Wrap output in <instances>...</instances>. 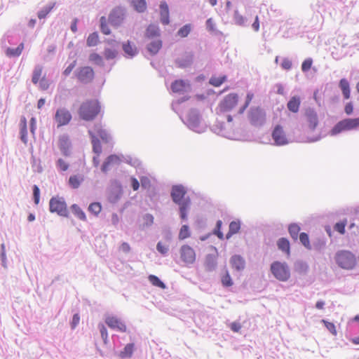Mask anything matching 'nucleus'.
<instances>
[{
	"mask_svg": "<svg viewBox=\"0 0 359 359\" xmlns=\"http://www.w3.org/2000/svg\"><path fill=\"white\" fill-rule=\"evenodd\" d=\"M56 165L61 171H66L69 168V164L62 158L57 161Z\"/></svg>",
	"mask_w": 359,
	"mask_h": 359,
	"instance_id": "nucleus-57",
	"label": "nucleus"
},
{
	"mask_svg": "<svg viewBox=\"0 0 359 359\" xmlns=\"http://www.w3.org/2000/svg\"><path fill=\"white\" fill-rule=\"evenodd\" d=\"M105 323L112 330H116L121 332H126L127 327L126 324L118 317L109 316L105 318Z\"/></svg>",
	"mask_w": 359,
	"mask_h": 359,
	"instance_id": "nucleus-13",
	"label": "nucleus"
},
{
	"mask_svg": "<svg viewBox=\"0 0 359 359\" xmlns=\"http://www.w3.org/2000/svg\"><path fill=\"white\" fill-rule=\"evenodd\" d=\"M143 221L144 226H151L154 223V217L150 214H147L143 217Z\"/></svg>",
	"mask_w": 359,
	"mask_h": 359,
	"instance_id": "nucleus-59",
	"label": "nucleus"
},
{
	"mask_svg": "<svg viewBox=\"0 0 359 359\" xmlns=\"http://www.w3.org/2000/svg\"><path fill=\"white\" fill-rule=\"evenodd\" d=\"M238 102V96L236 93H230L225 96L219 104L221 111L226 112L232 110Z\"/></svg>",
	"mask_w": 359,
	"mask_h": 359,
	"instance_id": "nucleus-9",
	"label": "nucleus"
},
{
	"mask_svg": "<svg viewBox=\"0 0 359 359\" xmlns=\"http://www.w3.org/2000/svg\"><path fill=\"white\" fill-rule=\"evenodd\" d=\"M102 210V205L98 202H94L90 204L88 211L95 215H97Z\"/></svg>",
	"mask_w": 359,
	"mask_h": 359,
	"instance_id": "nucleus-46",
	"label": "nucleus"
},
{
	"mask_svg": "<svg viewBox=\"0 0 359 359\" xmlns=\"http://www.w3.org/2000/svg\"><path fill=\"white\" fill-rule=\"evenodd\" d=\"M277 245L279 250L287 254V256L290 254V242L287 238H281L277 242Z\"/></svg>",
	"mask_w": 359,
	"mask_h": 359,
	"instance_id": "nucleus-28",
	"label": "nucleus"
},
{
	"mask_svg": "<svg viewBox=\"0 0 359 359\" xmlns=\"http://www.w3.org/2000/svg\"><path fill=\"white\" fill-rule=\"evenodd\" d=\"M312 63H313L312 59H311V58L306 59L302 62V70L304 72L309 71L311 69V66H312Z\"/></svg>",
	"mask_w": 359,
	"mask_h": 359,
	"instance_id": "nucleus-58",
	"label": "nucleus"
},
{
	"mask_svg": "<svg viewBox=\"0 0 359 359\" xmlns=\"http://www.w3.org/2000/svg\"><path fill=\"white\" fill-rule=\"evenodd\" d=\"M191 30L190 24H187L182 27L177 32V35L181 38L187 37Z\"/></svg>",
	"mask_w": 359,
	"mask_h": 359,
	"instance_id": "nucleus-43",
	"label": "nucleus"
},
{
	"mask_svg": "<svg viewBox=\"0 0 359 359\" xmlns=\"http://www.w3.org/2000/svg\"><path fill=\"white\" fill-rule=\"evenodd\" d=\"M118 53L115 49L107 48L104 50V55L107 60L114 59Z\"/></svg>",
	"mask_w": 359,
	"mask_h": 359,
	"instance_id": "nucleus-51",
	"label": "nucleus"
},
{
	"mask_svg": "<svg viewBox=\"0 0 359 359\" xmlns=\"http://www.w3.org/2000/svg\"><path fill=\"white\" fill-rule=\"evenodd\" d=\"M72 118L70 111L65 108L57 109L54 116L57 128L69 124Z\"/></svg>",
	"mask_w": 359,
	"mask_h": 359,
	"instance_id": "nucleus-10",
	"label": "nucleus"
},
{
	"mask_svg": "<svg viewBox=\"0 0 359 359\" xmlns=\"http://www.w3.org/2000/svg\"><path fill=\"white\" fill-rule=\"evenodd\" d=\"M43 72V67L41 65H36L33 71L32 81L34 84H37L41 79Z\"/></svg>",
	"mask_w": 359,
	"mask_h": 359,
	"instance_id": "nucleus-32",
	"label": "nucleus"
},
{
	"mask_svg": "<svg viewBox=\"0 0 359 359\" xmlns=\"http://www.w3.org/2000/svg\"><path fill=\"white\" fill-rule=\"evenodd\" d=\"M301 104V100L298 96H293L289 100L287 104V109L289 111L297 113L299 111V107Z\"/></svg>",
	"mask_w": 359,
	"mask_h": 359,
	"instance_id": "nucleus-22",
	"label": "nucleus"
},
{
	"mask_svg": "<svg viewBox=\"0 0 359 359\" xmlns=\"http://www.w3.org/2000/svg\"><path fill=\"white\" fill-rule=\"evenodd\" d=\"M146 36L148 38H152L156 36H159V29L158 26L154 25H150L146 31Z\"/></svg>",
	"mask_w": 359,
	"mask_h": 359,
	"instance_id": "nucleus-39",
	"label": "nucleus"
},
{
	"mask_svg": "<svg viewBox=\"0 0 359 359\" xmlns=\"http://www.w3.org/2000/svg\"><path fill=\"white\" fill-rule=\"evenodd\" d=\"M222 285L225 287H229L233 285L232 280L228 272L226 273L222 278Z\"/></svg>",
	"mask_w": 359,
	"mask_h": 359,
	"instance_id": "nucleus-55",
	"label": "nucleus"
},
{
	"mask_svg": "<svg viewBox=\"0 0 359 359\" xmlns=\"http://www.w3.org/2000/svg\"><path fill=\"white\" fill-rule=\"evenodd\" d=\"M58 147L64 156H68L70 155L71 142L67 135H62L60 136L58 140Z\"/></svg>",
	"mask_w": 359,
	"mask_h": 359,
	"instance_id": "nucleus-15",
	"label": "nucleus"
},
{
	"mask_svg": "<svg viewBox=\"0 0 359 359\" xmlns=\"http://www.w3.org/2000/svg\"><path fill=\"white\" fill-rule=\"evenodd\" d=\"M24 43H21L15 48H8L6 50V55L8 57H15L20 56L24 50Z\"/></svg>",
	"mask_w": 359,
	"mask_h": 359,
	"instance_id": "nucleus-24",
	"label": "nucleus"
},
{
	"mask_svg": "<svg viewBox=\"0 0 359 359\" xmlns=\"http://www.w3.org/2000/svg\"><path fill=\"white\" fill-rule=\"evenodd\" d=\"M192 56L190 55H185L184 58H178L176 63L179 67H186L191 65Z\"/></svg>",
	"mask_w": 359,
	"mask_h": 359,
	"instance_id": "nucleus-38",
	"label": "nucleus"
},
{
	"mask_svg": "<svg viewBox=\"0 0 359 359\" xmlns=\"http://www.w3.org/2000/svg\"><path fill=\"white\" fill-rule=\"evenodd\" d=\"M149 282L156 287L161 289L165 288V285L155 275H149L148 277Z\"/></svg>",
	"mask_w": 359,
	"mask_h": 359,
	"instance_id": "nucleus-40",
	"label": "nucleus"
},
{
	"mask_svg": "<svg viewBox=\"0 0 359 359\" xmlns=\"http://www.w3.org/2000/svg\"><path fill=\"white\" fill-rule=\"evenodd\" d=\"M222 222L221 220H218L216 224V228L215 229V234L217 236V237L220 239L224 238L223 233L221 232Z\"/></svg>",
	"mask_w": 359,
	"mask_h": 359,
	"instance_id": "nucleus-60",
	"label": "nucleus"
},
{
	"mask_svg": "<svg viewBox=\"0 0 359 359\" xmlns=\"http://www.w3.org/2000/svg\"><path fill=\"white\" fill-rule=\"evenodd\" d=\"M186 194L187 191L182 185H175L172 188V199L180 206V217L183 220H186L187 219V212L191 205L190 198H184Z\"/></svg>",
	"mask_w": 359,
	"mask_h": 359,
	"instance_id": "nucleus-1",
	"label": "nucleus"
},
{
	"mask_svg": "<svg viewBox=\"0 0 359 359\" xmlns=\"http://www.w3.org/2000/svg\"><path fill=\"white\" fill-rule=\"evenodd\" d=\"M89 60L94 64L103 67L104 65L102 57L97 53H93L90 55Z\"/></svg>",
	"mask_w": 359,
	"mask_h": 359,
	"instance_id": "nucleus-42",
	"label": "nucleus"
},
{
	"mask_svg": "<svg viewBox=\"0 0 359 359\" xmlns=\"http://www.w3.org/2000/svg\"><path fill=\"white\" fill-rule=\"evenodd\" d=\"M95 135L99 136L101 140L104 142H109L110 141V135L107 130L102 128V125L100 123H96L94 126V131H93Z\"/></svg>",
	"mask_w": 359,
	"mask_h": 359,
	"instance_id": "nucleus-18",
	"label": "nucleus"
},
{
	"mask_svg": "<svg viewBox=\"0 0 359 359\" xmlns=\"http://www.w3.org/2000/svg\"><path fill=\"white\" fill-rule=\"evenodd\" d=\"M161 21L163 25H168L169 20V8L166 2L163 1L160 4Z\"/></svg>",
	"mask_w": 359,
	"mask_h": 359,
	"instance_id": "nucleus-19",
	"label": "nucleus"
},
{
	"mask_svg": "<svg viewBox=\"0 0 359 359\" xmlns=\"http://www.w3.org/2000/svg\"><path fill=\"white\" fill-rule=\"evenodd\" d=\"M254 95L252 93H248L246 95V100L243 107H241L238 111L240 114H242L245 110L248 108L249 104H250L252 100L253 99Z\"/></svg>",
	"mask_w": 359,
	"mask_h": 359,
	"instance_id": "nucleus-48",
	"label": "nucleus"
},
{
	"mask_svg": "<svg viewBox=\"0 0 359 359\" xmlns=\"http://www.w3.org/2000/svg\"><path fill=\"white\" fill-rule=\"evenodd\" d=\"M100 22H101L100 29H101L102 32L104 34H106V35L109 34L111 32H110V29H109V28L108 27V26L107 25L106 18L102 16L100 18Z\"/></svg>",
	"mask_w": 359,
	"mask_h": 359,
	"instance_id": "nucleus-50",
	"label": "nucleus"
},
{
	"mask_svg": "<svg viewBox=\"0 0 359 359\" xmlns=\"http://www.w3.org/2000/svg\"><path fill=\"white\" fill-rule=\"evenodd\" d=\"M130 4L138 13H143L147 9V2L145 0H130Z\"/></svg>",
	"mask_w": 359,
	"mask_h": 359,
	"instance_id": "nucleus-30",
	"label": "nucleus"
},
{
	"mask_svg": "<svg viewBox=\"0 0 359 359\" xmlns=\"http://www.w3.org/2000/svg\"><path fill=\"white\" fill-rule=\"evenodd\" d=\"M121 162L120 158L115 155L112 154L107 157L106 161L104 162L102 166V171L104 172H107L109 170V167L111 165H117L119 164Z\"/></svg>",
	"mask_w": 359,
	"mask_h": 359,
	"instance_id": "nucleus-20",
	"label": "nucleus"
},
{
	"mask_svg": "<svg viewBox=\"0 0 359 359\" xmlns=\"http://www.w3.org/2000/svg\"><path fill=\"white\" fill-rule=\"evenodd\" d=\"M334 261L337 266L344 270H353L359 268V257L349 250H341L336 252Z\"/></svg>",
	"mask_w": 359,
	"mask_h": 359,
	"instance_id": "nucleus-2",
	"label": "nucleus"
},
{
	"mask_svg": "<svg viewBox=\"0 0 359 359\" xmlns=\"http://www.w3.org/2000/svg\"><path fill=\"white\" fill-rule=\"evenodd\" d=\"M134 351V344H128L119 353L121 358H130L133 355Z\"/></svg>",
	"mask_w": 359,
	"mask_h": 359,
	"instance_id": "nucleus-34",
	"label": "nucleus"
},
{
	"mask_svg": "<svg viewBox=\"0 0 359 359\" xmlns=\"http://www.w3.org/2000/svg\"><path fill=\"white\" fill-rule=\"evenodd\" d=\"M248 119L255 126L262 125L266 119L264 111L259 107H252L248 112Z\"/></svg>",
	"mask_w": 359,
	"mask_h": 359,
	"instance_id": "nucleus-7",
	"label": "nucleus"
},
{
	"mask_svg": "<svg viewBox=\"0 0 359 359\" xmlns=\"http://www.w3.org/2000/svg\"><path fill=\"white\" fill-rule=\"evenodd\" d=\"M124 18V13L123 11L121 8L114 9L109 16V20L110 23L114 26L117 27L121 24Z\"/></svg>",
	"mask_w": 359,
	"mask_h": 359,
	"instance_id": "nucleus-16",
	"label": "nucleus"
},
{
	"mask_svg": "<svg viewBox=\"0 0 359 359\" xmlns=\"http://www.w3.org/2000/svg\"><path fill=\"white\" fill-rule=\"evenodd\" d=\"M189 87V83L184 80H175L171 84V90L175 93H181L186 91L187 88Z\"/></svg>",
	"mask_w": 359,
	"mask_h": 359,
	"instance_id": "nucleus-17",
	"label": "nucleus"
},
{
	"mask_svg": "<svg viewBox=\"0 0 359 359\" xmlns=\"http://www.w3.org/2000/svg\"><path fill=\"white\" fill-rule=\"evenodd\" d=\"M359 126V117L346 118L338 122L330 131L331 135H336L344 130H351Z\"/></svg>",
	"mask_w": 359,
	"mask_h": 359,
	"instance_id": "nucleus-6",
	"label": "nucleus"
},
{
	"mask_svg": "<svg viewBox=\"0 0 359 359\" xmlns=\"http://www.w3.org/2000/svg\"><path fill=\"white\" fill-rule=\"evenodd\" d=\"M99 329L100 331L101 337L104 342V344L107 343V339H108V332L107 330V328L103 324L99 325Z\"/></svg>",
	"mask_w": 359,
	"mask_h": 359,
	"instance_id": "nucleus-56",
	"label": "nucleus"
},
{
	"mask_svg": "<svg viewBox=\"0 0 359 359\" xmlns=\"http://www.w3.org/2000/svg\"><path fill=\"white\" fill-rule=\"evenodd\" d=\"M299 240L302 244L307 249H311V245L309 242V238L307 233H301L299 234Z\"/></svg>",
	"mask_w": 359,
	"mask_h": 359,
	"instance_id": "nucleus-47",
	"label": "nucleus"
},
{
	"mask_svg": "<svg viewBox=\"0 0 359 359\" xmlns=\"http://www.w3.org/2000/svg\"><path fill=\"white\" fill-rule=\"evenodd\" d=\"M288 231L291 237L294 240H297L300 227L296 224H292L289 226Z\"/></svg>",
	"mask_w": 359,
	"mask_h": 359,
	"instance_id": "nucleus-41",
	"label": "nucleus"
},
{
	"mask_svg": "<svg viewBox=\"0 0 359 359\" xmlns=\"http://www.w3.org/2000/svg\"><path fill=\"white\" fill-rule=\"evenodd\" d=\"M234 20L236 25H244L245 23V18L241 15L238 11L234 13Z\"/></svg>",
	"mask_w": 359,
	"mask_h": 359,
	"instance_id": "nucleus-52",
	"label": "nucleus"
},
{
	"mask_svg": "<svg viewBox=\"0 0 359 359\" xmlns=\"http://www.w3.org/2000/svg\"><path fill=\"white\" fill-rule=\"evenodd\" d=\"M190 236L189 226L186 224L182 225L179 232V239L184 240Z\"/></svg>",
	"mask_w": 359,
	"mask_h": 359,
	"instance_id": "nucleus-45",
	"label": "nucleus"
},
{
	"mask_svg": "<svg viewBox=\"0 0 359 359\" xmlns=\"http://www.w3.org/2000/svg\"><path fill=\"white\" fill-rule=\"evenodd\" d=\"M49 210L50 212H55L61 217H67L69 215L67 203L62 197H52L49 201Z\"/></svg>",
	"mask_w": 359,
	"mask_h": 359,
	"instance_id": "nucleus-5",
	"label": "nucleus"
},
{
	"mask_svg": "<svg viewBox=\"0 0 359 359\" xmlns=\"http://www.w3.org/2000/svg\"><path fill=\"white\" fill-rule=\"evenodd\" d=\"M38 83L39 85V88L43 90H47L50 86L48 81L45 76H43Z\"/></svg>",
	"mask_w": 359,
	"mask_h": 359,
	"instance_id": "nucleus-61",
	"label": "nucleus"
},
{
	"mask_svg": "<svg viewBox=\"0 0 359 359\" xmlns=\"http://www.w3.org/2000/svg\"><path fill=\"white\" fill-rule=\"evenodd\" d=\"M99 36L97 33L93 32L90 34L87 39V45L88 46H95L98 43Z\"/></svg>",
	"mask_w": 359,
	"mask_h": 359,
	"instance_id": "nucleus-44",
	"label": "nucleus"
},
{
	"mask_svg": "<svg viewBox=\"0 0 359 359\" xmlns=\"http://www.w3.org/2000/svg\"><path fill=\"white\" fill-rule=\"evenodd\" d=\"M33 194H34V203L36 205H38L39 203V198H40V190L36 185H34L33 187Z\"/></svg>",
	"mask_w": 359,
	"mask_h": 359,
	"instance_id": "nucleus-62",
	"label": "nucleus"
},
{
	"mask_svg": "<svg viewBox=\"0 0 359 359\" xmlns=\"http://www.w3.org/2000/svg\"><path fill=\"white\" fill-rule=\"evenodd\" d=\"M76 65V61H73L63 72L65 76H68L74 69Z\"/></svg>",
	"mask_w": 359,
	"mask_h": 359,
	"instance_id": "nucleus-64",
	"label": "nucleus"
},
{
	"mask_svg": "<svg viewBox=\"0 0 359 359\" xmlns=\"http://www.w3.org/2000/svg\"><path fill=\"white\" fill-rule=\"evenodd\" d=\"M53 6L54 4L44 7L41 11H40L38 13V18L39 19L45 18L47 16V15L52 11Z\"/></svg>",
	"mask_w": 359,
	"mask_h": 359,
	"instance_id": "nucleus-49",
	"label": "nucleus"
},
{
	"mask_svg": "<svg viewBox=\"0 0 359 359\" xmlns=\"http://www.w3.org/2000/svg\"><path fill=\"white\" fill-rule=\"evenodd\" d=\"M346 225V221H342L337 223L334 229L335 231H338L341 234H344L345 233V226Z\"/></svg>",
	"mask_w": 359,
	"mask_h": 359,
	"instance_id": "nucleus-53",
	"label": "nucleus"
},
{
	"mask_svg": "<svg viewBox=\"0 0 359 359\" xmlns=\"http://www.w3.org/2000/svg\"><path fill=\"white\" fill-rule=\"evenodd\" d=\"M20 127V139L25 144H27V119L25 116L21 117Z\"/></svg>",
	"mask_w": 359,
	"mask_h": 359,
	"instance_id": "nucleus-27",
	"label": "nucleus"
},
{
	"mask_svg": "<svg viewBox=\"0 0 359 359\" xmlns=\"http://www.w3.org/2000/svg\"><path fill=\"white\" fill-rule=\"evenodd\" d=\"M156 249L162 255H165L168 251V248L161 242L157 243Z\"/></svg>",
	"mask_w": 359,
	"mask_h": 359,
	"instance_id": "nucleus-63",
	"label": "nucleus"
},
{
	"mask_svg": "<svg viewBox=\"0 0 359 359\" xmlns=\"http://www.w3.org/2000/svg\"><path fill=\"white\" fill-rule=\"evenodd\" d=\"M123 49L124 52L130 57L135 56L137 53L136 46L128 41L123 44Z\"/></svg>",
	"mask_w": 359,
	"mask_h": 359,
	"instance_id": "nucleus-31",
	"label": "nucleus"
},
{
	"mask_svg": "<svg viewBox=\"0 0 359 359\" xmlns=\"http://www.w3.org/2000/svg\"><path fill=\"white\" fill-rule=\"evenodd\" d=\"M217 262L214 255H208L205 259V267L208 271L213 270L216 266Z\"/></svg>",
	"mask_w": 359,
	"mask_h": 359,
	"instance_id": "nucleus-37",
	"label": "nucleus"
},
{
	"mask_svg": "<svg viewBox=\"0 0 359 359\" xmlns=\"http://www.w3.org/2000/svg\"><path fill=\"white\" fill-rule=\"evenodd\" d=\"M180 258L186 264H192L196 261V252L188 245H183L180 250Z\"/></svg>",
	"mask_w": 359,
	"mask_h": 359,
	"instance_id": "nucleus-11",
	"label": "nucleus"
},
{
	"mask_svg": "<svg viewBox=\"0 0 359 359\" xmlns=\"http://www.w3.org/2000/svg\"><path fill=\"white\" fill-rule=\"evenodd\" d=\"M304 125L309 130L313 131L318 125V116L317 112L311 108L305 109L304 114Z\"/></svg>",
	"mask_w": 359,
	"mask_h": 359,
	"instance_id": "nucleus-8",
	"label": "nucleus"
},
{
	"mask_svg": "<svg viewBox=\"0 0 359 359\" xmlns=\"http://www.w3.org/2000/svg\"><path fill=\"white\" fill-rule=\"evenodd\" d=\"M226 80V76H212L209 81L210 85L215 87L220 86Z\"/></svg>",
	"mask_w": 359,
	"mask_h": 359,
	"instance_id": "nucleus-36",
	"label": "nucleus"
},
{
	"mask_svg": "<svg viewBox=\"0 0 359 359\" xmlns=\"http://www.w3.org/2000/svg\"><path fill=\"white\" fill-rule=\"evenodd\" d=\"M89 135L91 138V143L93 145V151L97 156H100L102 153V146L100 140H98L97 135L92 130L88 131Z\"/></svg>",
	"mask_w": 359,
	"mask_h": 359,
	"instance_id": "nucleus-21",
	"label": "nucleus"
},
{
	"mask_svg": "<svg viewBox=\"0 0 359 359\" xmlns=\"http://www.w3.org/2000/svg\"><path fill=\"white\" fill-rule=\"evenodd\" d=\"M241 229V222L237 221H232L229 224V229L226 235V239H229L233 234L238 233Z\"/></svg>",
	"mask_w": 359,
	"mask_h": 359,
	"instance_id": "nucleus-29",
	"label": "nucleus"
},
{
	"mask_svg": "<svg viewBox=\"0 0 359 359\" xmlns=\"http://www.w3.org/2000/svg\"><path fill=\"white\" fill-rule=\"evenodd\" d=\"M323 323L325 324L326 328L333 334L337 335V330L334 323L323 320Z\"/></svg>",
	"mask_w": 359,
	"mask_h": 359,
	"instance_id": "nucleus-54",
	"label": "nucleus"
},
{
	"mask_svg": "<svg viewBox=\"0 0 359 359\" xmlns=\"http://www.w3.org/2000/svg\"><path fill=\"white\" fill-rule=\"evenodd\" d=\"M339 87L342 91L344 99H349L351 96V90L348 81L346 79H341L339 81Z\"/></svg>",
	"mask_w": 359,
	"mask_h": 359,
	"instance_id": "nucleus-25",
	"label": "nucleus"
},
{
	"mask_svg": "<svg viewBox=\"0 0 359 359\" xmlns=\"http://www.w3.org/2000/svg\"><path fill=\"white\" fill-rule=\"evenodd\" d=\"M76 76L81 82L88 83L94 78V71L90 67H83L78 69Z\"/></svg>",
	"mask_w": 359,
	"mask_h": 359,
	"instance_id": "nucleus-14",
	"label": "nucleus"
},
{
	"mask_svg": "<svg viewBox=\"0 0 359 359\" xmlns=\"http://www.w3.org/2000/svg\"><path fill=\"white\" fill-rule=\"evenodd\" d=\"M271 271L273 276L280 281H287L290 277V271L285 262H274L271 265Z\"/></svg>",
	"mask_w": 359,
	"mask_h": 359,
	"instance_id": "nucleus-4",
	"label": "nucleus"
},
{
	"mask_svg": "<svg viewBox=\"0 0 359 359\" xmlns=\"http://www.w3.org/2000/svg\"><path fill=\"white\" fill-rule=\"evenodd\" d=\"M71 209L72 212L81 220L85 221L86 219V216L84 212L80 208V207L76 204H73L71 206Z\"/></svg>",
	"mask_w": 359,
	"mask_h": 359,
	"instance_id": "nucleus-35",
	"label": "nucleus"
},
{
	"mask_svg": "<svg viewBox=\"0 0 359 359\" xmlns=\"http://www.w3.org/2000/svg\"><path fill=\"white\" fill-rule=\"evenodd\" d=\"M101 107L97 100L83 102L79 109V116L85 121L93 120L100 112Z\"/></svg>",
	"mask_w": 359,
	"mask_h": 359,
	"instance_id": "nucleus-3",
	"label": "nucleus"
},
{
	"mask_svg": "<svg viewBox=\"0 0 359 359\" xmlns=\"http://www.w3.org/2000/svg\"><path fill=\"white\" fill-rule=\"evenodd\" d=\"M271 136L275 144L277 146L285 145L289 142L283 128L280 125L274 128Z\"/></svg>",
	"mask_w": 359,
	"mask_h": 359,
	"instance_id": "nucleus-12",
	"label": "nucleus"
},
{
	"mask_svg": "<svg viewBox=\"0 0 359 359\" xmlns=\"http://www.w3.org/2000/svg\"><path fill=\"white\" fill-rule=\"evenodd\" d=\"M83 180L84 177L83 175H74L69 177L68 184L71 188L77 189L80 187Z\"/></svg>",
	"mask_w": 359,
	"mask_h": 359,
	"instance_id": "nucleus-23",
	"label": "nucleus"
},
{
	"mask_svg": "<svg viewBox=\"0 0 359 359\" xmlns=\"http://www.w3.org/2000/svg\"><path fill=\"white\" fill-rule=\"evenodd\" d=\"M231 264L232 267L238 271L243 269L245 267V261L239 255L233 256L231 259Z\"/></svg>",
	"mask_w": 359,
	"mask_h": 359,
	"instance_id": "nucleus-26",
	"label": "nucleus"
},
{
	"mask_svg": "<svg viewBox=\"0 0 359 359\" xmlns=\"http://www.w3.org/2000/svg\"><path fill=\"white\" fill-rule=\"evenodd\" d=\"M162 41L160 39L155 40L151 42L147 47L149 53L154 55L156 54L161 48Z\"/></svg>",
	"mask_w": 359,
	"mask_h": 359,
	"instance_id": "nucleus-33",
	"label": "nucleus"
}]
</instances>
